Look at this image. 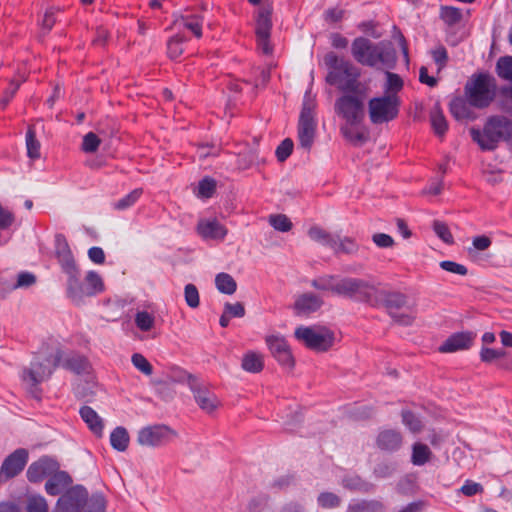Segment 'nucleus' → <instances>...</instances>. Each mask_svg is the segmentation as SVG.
Returning a JSON list of instances; mask_svg holds the SVG:
<instances>
[{
  "label": "nucleus",
  "instance_id": "obj_1",
  "mask_svg": "<svg viewBox=\"0 0 512 512\" xmlns=\"http://www.w3.org/2000/svg\"><path fill=\"white\" fill-rule=\"evenodd\" d=\"M324 64L329 70L326 76L329 85L336 86L342 92L358 91L360 71L351 61L334 52H328L324 56Z\"/></svg>",
  "mask_w": 512,
  "mask_h": 512
},
{
  "label": "nucleus",
  "instance_id": "obj_2",
  "mask_svg": "<svg viewBox=\"0 0 512 512\" xmlns=\"http://www.w3.org/2000/svg\"><path fill=\"white\" fill-rule=\"evenodd\" d=\"M512 132V120L502 115L487 118L483 129L472 127L470 136L483 151H494L501 141H506Z\"/></svg>",
  "mask_w": 512,
  "mask_h": 512
},
{
  "label": "nucleus",
  "instance_id": "obj_3",
  "mask_svg": "<svg viewBox=\"0 0 512 512\" xmlns=\"http://www.w3.org/2000/svg\"><path fill=\"white\" fill-rule=\"evenodd\" d=\"M61 359L62 352L57 350L50 356H36L30 363V367L24 368L21 377L33 397L40 399L41 390L38 389V385L52 375L53 370L60 365Z\"/></svg>",
  "mask_w": 512,
  "mask_h": 512
},
{
  "label": "nucleus",
  "instance_id": "obj_4",
  "mask_svg": "<svg viewBox=\"0 0 512 512\" xmlns=\"http://www.w3.org/2000/svg\"><path fill=\"white\" fill-rule=\"evenodd\" d=\"M376 284L356 277H341L337 296L371 306Z\"/></svg>",
  "mask_w": 512,
  "mask_h": 512
},
{
  "label": "nucleus",
  "instance_id": "obj_5",
  "mask_svg": "<svg viewBox=\"0 0 512 512\" xmlns=\"http://www.w3.org/2000/svg\"><path fill=\"white\" fill-rule=\"evenodd\" d=\"M465 92L473 107L486 108L495 97L494 79L487 74H479L471 83L466 84Z\"/></svg>",
  "mask_w": 512,
  "mask_h": 512
},
{
  "label": "nucleus",
  "instance_id": "obj_6",
  "mask_svg": "<svg viewBox=\"0 0 512 512\" xmlns=\"http://www.w3.org/2000/svg\"><path fill=\"white\" fill-rule=\"evenodd\" d=\"M399 107L400 101L395 94L374 97L368 103L370 121L376 125L390 122L398 116Z\"/></svg>",
  "mask_w": 512,
  "mask_h": 512
},
{
  "label": "nucleus",
  "instance_id": "obj_7",
  "mask_svg": "<svg viewBox=\"0 0 512 512\" xmlns=\"http://www.w3.org/2000/svg\"><path fill=\"white\" fill-rule=\"evenodd\" d=\"M335 111L350 126L360 124L365 117L363 99L355 93L340 96L335 102Z\"/></svg>",
  "mask_w": 512,
  "mask_h": 512
},
{
  "label": "nucleus",
  "instance_id": "obj_8",
  "mask_svg": "<svg viewBox=\"0 0 512 512\" xmlns=\"http://www.w3.org/2000/svg\"><path fill=\"white\" fill-rule=\"evenodd\" d=\"M295 337L308 348L316 351H327L334 341L333 333L326 328H311L300 326L295 330Z\"/></svg>",
  "mask_w": 512,
  "mask_h": 512
},
{
  "label": "nucleus",
  "instance_id": "obj_9",
  "mask_svg": "<svg viewBox=\"0 0 512 512\" xmlns=\"http://www.w3.org/2000/svg\"><path fill=\"white\" fill-rule=\"evenodd\" d=\"M316 122L313 107L304 102L298 123V140L304 149L309 150L314 142Z\"/></svg>",
  "mask_w": 512,
  "mask_h": 512
},
{
  "label": "nucleus",
  "instance_id": "obj_10",
  "mask_svg": "<svg viewBox=\"0 0 512 512\" xmlns=\"http://www.w3.org/2000/svg\"><path fill=\"white\" fill-rule=\"evenodd\" d=\"M88 491L81 485L67 489L57 500L56 510L61 512H78L87 504Z\"/></svg>",
  "mask_w": 512,
  "mask_h": 512
},
{
  "label": "nucleus",
  "instance_id": "obj_11",
  "mask_svg": "<svg viewBox=\"0 0 512 512\" xmlns=\"http://www.w3.org/2000/svg\"><path fill=\"white\" fill-rule=\"evenodd\" d=\"M407 303L408 297L404 293L380 289L378 286H376L371 306H383L386 308L388 314L391 315L394 312L406 307Z\"/></svg>",
  "mask_w": 512,
  "mask_h": 512
},
{
  "label": "nucleus",
  "instance_id": "obj_12",
  "mask_svg": "<svg viewBox=\"0 0 512 512\" xmlns=\"http://www.w3.org/2000/svg\"><path fill=\"white\" fill-rule=\"evenodd\" d=\"M174 436L175 433L168 426L154 425L142 428L137 441L143 446L156 447L168 443Z\"/></svg>",
  "mask_w": 512,
  "mask_h": 512
},
{
  "label": "nucleus",
  "instance_id": "obj_13",
  "mask_svg": "<svg viewBox=\"0 0 512 512\" xmlns=\"http://www.w3.org/2000/svg\"><path fill=\"white\" fill-rule=\"evenodd\" d=\"M55 255L67 278L80 272L67 239L63 234L55 236Z\"/></svg>",
  "mask_w": 512,
  "mask_h": 512
},
{
  "label": "nucleus",
  "instance_id": "obj_14",
  "mask_svg": "<svg viewBox=\"0 0 512 512\" xmlns=\"http://www.w3.org/2000/svg\"><path fill=\"white\" fill-rule=\"evenodd\" d=\"M376 45L377 44H374L368 38L362 36L357 37L353 40L351 45L352 56L359 64L374 67L376 66Z\"/></svg>",
  "mask_w": 512,
  "mask_h": 512
},
{
  "label": "nucleus",
  "instance_id": "obj_15",
  "mask_svg": "<svg viewBox=\"0 0 512 512\" xmlns=\"http://www.w3.org/2000/svg\"><path fill=\"white\" fill-rule=\"evenodd\" d=\"M266 343L272 356L282 367L287 369L294 367V358L285 338L271 335L266 338Z\"/></svg>",
  "mask_w": 512,
  "mask_h": 512
},
{
  "label": "nucleus",
  "instance_id": "obj_16",
  "mask_svg": "<svg viewBox=\"0 0 512 512\" xmlns=\"http://www.w3.org/2000/svg\"><path fill=\"white\" fill-rule=\"evenodd\" d=\"M59 463L48 456H43L30 464L27 469V479L32 483L41 482L44 478L50 477L59 469Z\"/></svg>",
  "mask_w": 512,
  "mask_h": 512
},
{
  "label": "nucleus",
  "instance_id": "obj_17",
  "mask_svg": "<svg viewBox=\"0 0 512 512\" xmlns=\"http://www.w3.org/2000/svg\"><path fill=\"white\" fill-rule=\"evenodd\" d=\"M27 461V450L24 448L16 449L4 459L1 465V474L7 479L13 478L23 471Z\"/></svg>",
  "mask_w": 512,
  "mask_h": 512
},
{
  "label": "nucleus",
  "instance_id": "obj_18",
  "mask_svg": "<svg viewBox=\"0 0 512 512\" xmlns=\"http://www.w3.org/2000/svg\"><path fill=\"white\" fill-rule=\"evenodd\" d=\"M475 334L472 332L454 333L439 347L441 353H452L471 347Z\"/></svg>",
  "mask_w": 512,
  "mask_h": 512
},
{
  "label": "nucleus",
  "instance_id": "obj_19",
  "mask_svg": "<svg viewBox=\"0 0 512 512\" xmlns=\"http://www.w3.org/2000/svg\"><path fill=\"white\" fill-rule=\"evenodd\" d=\"M403 443L401 433L395 429H385L378 433L376 438L377 447L385 452L398 451Z\"/></svg>",
  "mask_w": 512,
  "mask_h": 512
},
{
  "label": "nucleus",
  "instance_id": "obj_20",
  "mask_svg": "<svg viewBox=\"0 0 512 512\" xmlns=\"http://www.w3.org/2000/svg\"><path fill=\"white\" fill-rule=\"evenodd\" d=\"M197 231L204 239L223 240L227 235V229L217 219L200 220Z\"/></svg>",
  "mask_w": 512,
  "mask_h": 512
},
{
  "label": "nucleus",
  "instance_id": "obj_21",
  "mask_svg": "<svg viewBox=\"0 0 512 512\" xmlns=\"http://www.w3.org/2000/svg\"><path fill=\"white\" fill-rule=\"evenodd\" d=\"M190 388L193 392L195 401L202 410L208 413L215 410L219 401L212 392L206 388L200 387L195 381L190 382Z\"/></svg>",
  "mask_w": 512,
  "mask_h": 512
},
{
  "label": "nucleus",
  "instance_id": "obj_22",
  "mask_svg": "<svg viewBox=\"0 0 512 512\" xmlns=\"http://www.w3.org/2000/svg\"><path fill=\"white\" fill-rule=\"evenodd\" d=\"M72 483L71 476L66 471L57 470L45 483V491L51 496L62 494Z\"/></svg>",
  "mask_w": 512,
  "mask_h": 512
},
{
  "label": "nucleus",
  "instance_id": "obj_23",
  "mask_svg": "<svg viewBox=\"0 0 512 512\" xmlns=\"http://www.w3.org/2000/svg\"><path fill=\"white\" fill-rule=\"evenodd\" d=\"M87 289L86 280H81L80 272L67 278V295L77 305H80L86 297H89L85 290Z\"/></svg>",
  "mask_w": 512,
  "mask_h": 512
},
{
  "label": "nucleus",
  "instance_id": "obj_24",
  "mask_svg": "<svg viewBox=\"0 0 512 512\" xmlns=\"http://www.w3.org/2000/svg\"><path fill=\"white\" fill-rule=\"evenodd\" d=\"M323 305V300L313 294V293H304L300 295L295 303H294V309L296 310L297 314H310L313 312H316L321 308Z\"/></svg>",
  "mask_w": 512,
  "mask_h": 512
},
{
  "label": "nucleus",
  "instance_id": "obj_25",
  "mask_svg": "<svg viewBox=\"0 0 512 512\" xmlns=\"http://www.w3.org/2000/svg\"><path fill=\"white\" fill-rule=\"evenodd\" d=\"M79 414L82 420L86 423L89 430L97 437L103 435L104 423L103 419L98 413L90 406L84 405L80 408Z\"/></svg>",
  "mask_w": 512,
  "mask_h": 512
},
{
  "label": "nucleus",
  "instance_id": "obj_26",
  "mask_svg": "<svg viewBox=\"0 0 512 512\" xmlns=\"http://www.w3.org/2000/svg\"><path fill=\"white\" fill-rule=\"evenodd\" d=\"M472 107L468 99L460 97L454 98L449 104L450 113L456 120H474L476 115Z\"/></svg>",
  "mask_w": 512,
  "mask_h": 512
},
{
  "label": "nucleus",
  "instance_id": "obj_27",
  "mask_svg": "<svg viewBox=\"0 0 512 512\" xmlns=\"http://www.w3.org/2000/svg\"><path fill=\"white\" fill-rule=\"evenodd\" d=\"M377 52L375 54L376 64L381 63L387 68H394L397 55L396 50L391 42L382 41L376 45Z\"/></svg>",
  "mask_w": 512,
  "mask_h": 512
},
{
  "label": "nucleus",
  "instance_id": "obj_28",
  "mask_svg": "<svg viewBox=\"0 0 512 512\" xmlns=\"http://www.w3.org/2000/svg\"><path fill=\"white\" fill-rule=\"evenodd\" d=\"M272 7L270 5L261 6L258 9L255 23V34L256 35H267L271 34L272 29Z\"/></svg>",
  "mask_w": 512,
  "mask_h": 512
},
{
  "label": "nucleus",
  "instance_id": "obj_29",
  "mask_svg": "<svg viewBox=\"0 0 512 512\" xmlns=\"http://www.w3.org/2000/svg\"><path fill=\"white\" fill-rule=\"evenodd\" d=\"M341 276L339 275H322L317 278H314L311 281V286L319 291H329L332 294L336 295L338 294L339 290V283H340Z\"/></svg>",
  "mask_w": 512,
  "mask_h": 512
},
{
  "label": "nucleus",
  "instance_id": "obj_30",
  "mask_svg": "<svg viewBox=\"0 0 512 512\" xmlns=\"http://www.w3.org/2000/svg\"><path fill=\"white\" fill-rule=\"evenodd\" d=\"M204 18L198 14L181 15L175 20V24L182 25L184 28L192 32L196 38L202 37V26Z\"/></svg>",
  "mask_w": 512,
  "mask_h": 512
},
{
  "label": "nucleus",
  "instance_id": "obj_31",
  "mask_svg": "<svg viewBox=\"0 0 512 512\" xmlns=\"http://www.w3.org/2000/svg\"><path fill=\"white\" fill-rule=\"evenodd\" d=\"M430 122L434 133L442 137L446 134L448 130V122L444 116V113L437 103L430 111Z\"/></svg>",
  "mask_w": 512,
  "mask_h": 512
},
{
  "label": "nucleus",
  "instance_id": "obj_32",
  "mask_svg": "<svg viewBox=\"0 0 512 512\" xmlns=\"http://www.w3.org/2000/svg\"><path fill=\"white\" fill-rule=\"evenodd\" d=\"M344 488L361 493H370L374 490V484L363 480L358 475H348L342 479Z\"/></svg>",
  "mask_w": 512,
  "mask_h": 512
},
{
  "label": "nucleus",
  "instance_id": "obj_33",
  "mask_svg": "<svg viewBox=\"0 0 512 512\" xmlns=\"http://www.w3.org/2000/svg\"><path fill=\"white\" fill-rule=\"evenodd\" d=\"M432 455L428 445L416 442L412 446L411 462L415 466H423L430 461Z\"/></svg>",
  "mask_w": 512,
  "mask_h": 512
},
{
  "label": "nucleus",
  "instance_id": "obj_34",
  "mask_svg": "<svg viewBox=\"0 0 512 512\" xmlns=\"http://www.w3.org/2000/svg\"><path fill=\"white\" fill-rule=\"evenodd\" d=\"M129 440V434L122 426L116 427L110 434L111 446L119 452H124L128 448Z\"/></svg>",
  "mask_w": 512,
  "mask_h": 512
},
{
  "label": "nucleus",
  "instance_id": "obj_35",
  "mask_svg": "<svg viewBox=\"0 0 512 512\" xmlns=\"http://www.w3.org/2000/svg\"><path fill=\"white\" fill-rule=\"evenodd\" d=\"M187 38L178 33L171 36L167 41V55L171 60H177L184 52V43Z\"/></svg>",
  "mask_w": 512,
  "mask_h": 512
},
{
  "label": "nucleus",
  "instance_id": "obj_36",
  "mask_svg": "<svg viewBox=\"0 0 512 512\" xmlns=\"http://www.w3.org/2000/svg\"><path fill=\"white\" fill-rule=\"evenodd\" d=\"M26 148H27V156L30 159H38L40 158V142L36 137V129L34 125H29L26 132Z\"/></svg>",
  "mask_w": 512,
  "mask_h": 512
},
{
  "label": "nucleus",
  "instance_id": "obj_37",
  "mask_svg": "<svg viewBox=\"0 0 512 512\" xmlns=\"http://www.w3.org/2000/svg\"><path fill=\"white\" fill-rule=\"evenodd\" d=\"M384 505L377 500H360L350 503L347 512H383Z\"/></svg>",
  "mask_w": 512,
  "mask_h": 512
},
{
  "label": "nucleus",
  "instance_id": "obj_38",
  "mask_svg": "<svg viewBox=\"0 0 512 512\" xmlns=\"http://www.w3.org/2000/svg\"><path fill=\"white\" fill-rule=\"evenodd\" d=\"M308 235L313 241L321 243L322 245L329 246L331 248H335L337 246L336 237L318 226L311 227L308 231Z\"/></svg>",
  "mask_w": 512,
  "mask_h": 512
},
{
  "label": "nucleus",
  "instance_id": "obj_39",
  "mask_svg": "<svg viewBox=\"0 0 512 512\" xmlns=\"http://www.w3.org/2000/svg\"><path fill=\"white\" fill-rule=\"evenodd\" d=\"M85 280L87 285L85 294H88V296L93 297L104 291V282L96 271H88L85 276Z\"/></svg>",
  "mask_w": 512,
  "mask_h": 512
},
{
  "label": "nucleus",
  "instance_id": "obj_40",
  "mask_svg": "<svg viewBox=\"0 0 512 512\" xmlns=\"http://www.w3.org/2000/svg\"><path fill=\"white\" fill-rule=\"evenodd\" d=\"M215 285L219 292L232 295L237 289V283L228 273H219L215 277Z\"/></svg>",
  "mask_w": 512,
  "mask_h": 512
},
{
  "label": "nucleus",
  "instance_id": "obj_41",
  "mask_svg": "<svg viewBox=\"0 0 512 512\" xmlns=\"http://www.w3.org/2000/svg\"><path fill=\"white\" fill-rule=\"evenodd\" d=\"M242 368L250 373H259L262 371L264 363L261 355L255 352H248L243 356Z\"/></svg>",
  "mask_w": 512,
  "mask_h": 512
},
{
  "label": "nucleus",
  "instance_id": "obj_42",
  "mask_svg": "<svg viewBox=\"0 0 512 512\" xmlns=\"http://www.w3.org/2000/svg\"><path fill=\"white\" fill-rule=\"evenodd\" d=\"M63 367L76 374H82L88 370L89 363L84 356L75 354L65 359Z\"/></svg>",
  "mask_w": 512,
  "mask_h": 512
},
{
  "label": "nucleus",
  "instance_id": "obj_43",
  "mask_svg": "<svg viewBox=\"0 0 512 512\" xmlns=\"http://www.w3.org/2000/svg\"><path fill=\"white\" fill-rule=\"evenodd\" d=\"M106 510V500L104 496L100 493L92 494V496L87 501V504L84 505L82 509L78 512H105Z\"/></svg>",
  "mask_w": 512,
  "mask_h": 512
},
{
  "label": "nucleus",
  "instance_id": "obj_44",
  "mask_svg": "<svg viewBox=\"0 0 512 512\" xmlns=\"http://www.w3.org/2000/svg\"><path fill=\"white\" fill-rule=\"evenodd\" d=\"M440 18L448 26H453L461 21L462 13L459 8L453 6H442L440 9Z\"/></svg>",
  "mask_w": 512,
  "mask_h": 512
},
{
  "label": "nucleus",
  "instance_id": "obj_45",
  "mask_svg": "<svg viewBox=\"0 0 512 512\" xmlns=\"http://www.w3.org/2000/svg\"><path fill=\"white\" fill-rule=\"evenodd\" d=\"M142 192V189H134L133 191H131L130 193L116 201L113 204L114 209L122 211L132 207L139 200V198L142 195Z\"/></svg>",
  "mask_w": 512,
  "mask_h": 512
},
{
  "label": "nucleus",
  "instance_id": "obj_46",
  "mask_svg": "<svg viewBox=\"0 0 512 512\" xmlns=\"http://www.w3.org/2000/svg\"><path fill=\"white\" fill-rule=\"evenodd\" d=\"M496 71L500 78L512 82V56L500 57L496 64Z\"/></svg>",
  "mask_w": 512,
  "mask_h": 512
},
{
  "label": "nucleus",
  "instance_id": "obj_47",
  "mask_svg": "<svg viewBox=\"0 0 512 512\" xmlns=\"http://www.w3.org/2000/svg\"><path fill=\"white\" fill-rule=\"evenodd\" d=\"M135 324L143 332L150 331L155 323V318L147 311H139L135 315Z\"/></svg>",
  "mask_w": 512,
  "mask_h": 512
},
{
  "label": "nucleus",
  "instance_id": "obj_48",
  "mask_svg": "<svg viewBox=\"0 0 512 512\" xmlns=\"http://www.w3.org/2000/svg\"><path fill=\"white\" fill-rule=\"evenodd\" d=\"M506 351L503 349H493L487 346H482L479 356L480 360L483 363L490 364L495 360L504 358L506 356Z\"/></svg>",
  "mask_w": 512,
  "mask_h": 512
},
{
  "label": "nucleus",
  "instance_id": "obj_49",
  "mask_svg": "<svg viewBox=\"0 0 512 512\" xmlns=\"http://www.w3.org/2000/svg\"><path fill=\"white\" fill-rule=\"evenodd\" d=\"M336 240L337 246L333 248L335 253L355 254L358 251V244L354 239L350 237H344L343 239H340L337 236Z\"/></svg>",
  "mask_w": 512,
  "mask_h": 512
},
{
  "label": "nucleus",
  "instance_id": "obj_50",
  "mask_svg": "<svg viewBox=\"0 0 512 512\" xmlns=\"http://www.w3.org/2000/svg\"><path fill=\"white\" fill-rule=\"evenodd\" d=\"M433 231L435 232V234L446 244H453L454 243V238H453V235L452 233L450 232V229L449 227L447 226L446 223L440 221V220H435L433 222Z\"/></svg>",
  "mask_w": 512,
  "mask_h": 512
},
{
  "label": "nucleus",
  "instance_id": "obj_51",
  "mask_svg": "<svg viewBox=\"0 0 512 512\" xmlns=\"http://www.w3.org/2000/svg\"><path fill=\"white\" fill-rule=\"evenodd\" d=\"M269 223L275 230L280 232H288L292 228V222L284 214L270 215Z\"/></svg>",
  "mask_w": 512,
  "mask_h": 512
},
{
  "label": "nucleus",
  "instance_id": "obj_52",
  "mask_svg": "<svg viewBox=\"0 0 512 512\" xmlns=\"http://www.w3.org/2000/svg\"><path fill=\"white\" fill-rule=\"evenodd\" d=\"M318 505L325 509L336 508L340 505L341 499L332 492H322L317 498Z\"/></svg>",
  "mask_w": 512,
  "mask_h": 512
},
{
  "label": "nucleus",
  "instance_id": "obj_53",
  "mask_svg": "<svg viewBox=\"0 0 512 512\" xmlns=\"http://www.w3.org/2000/svg\"><path fill=\"white\" fill-rule=\"evenodd\" d=\"M184 298L186 304L192 308H198L200 305L199 291L194 284H187L184 287Z\"/></svg>",
  "mask_w": 512,
  "mask_h": 512
},
{
  "label": "nucleus",
  "instance_id": "obj_54",
  "mask_svg": "<svg viewBox=\"0 0 512 512\" xmlns=\"http://www.w3.org/2000/svg\"><path fill=\"white\" fill-rule=\"evenodd\" d=\"M20 85L21 82L15 81L13 79L10 80L9 87L4 90L0 98V110H4L9 105V103L17 93L18 89L20 88Z\"/></svg>",
  "mask_w": 512,
  "mask_h": 512
},
{
  "label": "nucleus",
  "instance_id": "obj_55",
  "mask_svg": "<svg viewBox=\"0 0 512 512\" xmlns=\"http://www.w3.org/2000/svg\"><path fill=\"white\" fill-rule=\"evenodd\" d=\"M216 190V181L213 178L205 177L198 184V196L210 198Z\"/></svg>",
  "mask_w": 512,
  "mask_h": 512
},
{
  "label": "nucleus",
  "instance_id": "obj_56",
  "mask_svg": "<svg viewBox=\"0 0 512 512\" xmlns=\"http://www.w3.org/2000/svg\"><path fill=\"white\" fill-rule=\"evenodd\" d=\"M48 504L43 496H32L28 499L26 512H48Z\"/></svg>",
  "mask_w": 512,
  "mask_h": 512
},
{
  "label": "nucleus",
  "instance_id": "obj_57",
  "mask_svg": "<svg viewBox=\"0 0 512 512\" xmlns=\"http://www.w3.org/2000/svg\"><path fill=\"white\" fill-rule=\"evenodd\" d=\"M402 422L412 432H419L422 429V423L420 419L411 411L403 410L401 413Z\"/></svg>",
  "mask_w": 512,
  "mask_h": 512
},
{
  "label": "nucleus",
  "instance_id": "obj_58",
  "mask_svg": "<svg viewBox=\"0 0 512 512\" xmlns=\"http://www.w3.org/2000/svg\"><path fill=\"white\" fill-rule=\"evenodd\" d=\"M36 282V277L30 272H21L15 278V284H9L8 288H27Z\"/></svg>",
  "mask_w": 512,
  "mask_h": 512
},
{
  "label": "nucleus",
  "instance_id": "obj_59",
  "mask_svg": "<svg viewBox=\"0 0 512 512\" xmlns=\"http://www.w3.org/2000/svg\"><path fill=\"white\" fill-rule=\"evenodd\" d=\"M293 141L290 138L284 139L276 148L275 155L279 162H284L293 151Z\"/></svg>",
  "mask_w": 512,
  "mask_h": 512
},
{
  "label": "nucleus",
  "instance_id": "obj_60",
  "mask_svg": "<svg viewBox=\"0 0 512 512\" xmlns=\"http://www.w3.org/2000/svg\"><path fill=\"white\" fill-rule=\"evenodd\" d=\"M100 143L99 137L95 133L89 132L83 137L82 150L86 153H94L98 150Z\"/></svg>",
  "mask_w": 512,
  "mask_h": 512
},
{
  "label": "nucleus",
  "instance_id": "obj_61",
  "mask_svg": "<svg viewBox=\"0 0 512 512\" xmlns=\"http://www.w3.org/2000/svg\"><path fill=\"white\" fill-rule=\"evenodd\" d=\"M131 361L133 365L145 375H151L153 373V367L149 361L139 353L132 355Z\"/></svg>",
  "mask_w": 512,
  "mask_h": 512
},
{
  "label": "nucleus",
  "instance_id": "obj_62",
  "mask_svg": "<svg viewBox=\"0 0 512 512\" xmlns=\"http://www.w3.org/2000/svg\"><path fill=\"white\" fill-rule=\"evenodd\" d=\"M396 467L393 463L380 462L374 467V475L377 478H388L393 475Z\"/></svg>",
  "mask_w": 512,
  "mask_h": 512
},
{
  "label": "nucleus",
  "instance_id": "obj_63",
  "mask_svg": "<svg viewBox=\"0 0 512 512\" xmlns=\"http://www.w3.org/2000/svg\"><path fill=\"white\" fill-rule=\"evenodd\" d=\"M440 267L445 271L462 276L468 273L466 266L450 260L440 262Z\"/></svg>",
  "mask_w": 512,
  "mask_h": 512
},
{
  "label": "nucleus",
  "instance_id": "obj_64",
  "mask_svg": "<svg viewBox=\"0 0 512 512\" xmlns=\"http://www.w3.org/2000/svg\"><path fill=\"white\" fill-rule=\"evenodd\" d=\"M460 491L465 496L471 497L478 493H482L483 486L480 483L474 482L472 480H466L463 486L460 488Z\"/></svg>",
  "mask_w": 512,
  "mask_h": 512
}]
</instances>
